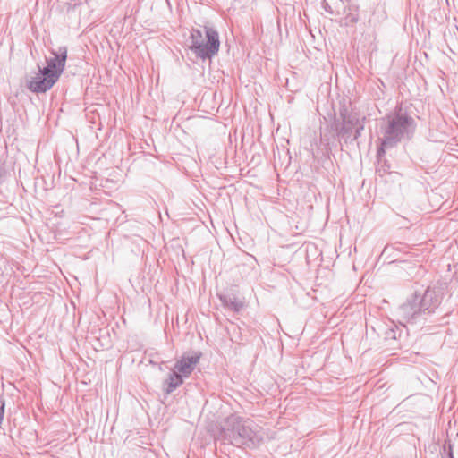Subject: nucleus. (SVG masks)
I'll return each instance as SVG.
<instances>
[{"instance_id": "f257e3e1", "label": "nucleus", "mask_w": 458, "mask_h": 458, "mask_svg": "<svg viewBox=\"0 0 458 458\" xmlns=\"http://www.w3.org/2000/svg\"><path fill=\"white\" fill-rule=\"evenodd\" d=\"M417 123L409 113L398 106L394 111L381 118L378 140L380 146L377 156L381 157L386 149L393 148L403 140H410L416 131Z\"/></svg>"}, {"instance_id": "f03ea898", "label": "nucleus", "mask_w": 458, "mask_h": 458, "mask_svg": "<svg viewBox=\"0 0 458 458\" xmlns=\"http://www.w3.org/2000/svg\"><path fill=\"white\" fill-rule=\"evenodd\" d=\"M218 437L224 443L250 449L258 447L263 441L260 428L253 420L234 414L224 420Z\"/></svg>"}, {"instance_id": "7ed1b4c3", "label": "nucleus", "mask_w": 458, "mask_h": 458, "mask_svg": "<svg viewBox=\"0 0 458 458\" xmlns=\"http://www.w3.org/2000/svg\"><path fill=\"white\" fill-rule=\"evenodd\" d=\"M53 57L47 59V65L38 66V72L27 82V88L34 93H45L58 81L65 67L67 48L61 47L52 51Z\"/></svg>"}, {"instance_id": "20e7f679", "label": "nucleus", "mask_w": 458, "mask_h": 458, "mask_svg": "<svg viewBox=\"0 0 458 458\" xmlns=\"http://www.w3.org/2000/svg\"><path fill=\"white\" fill-rule=\"evenodd\" d=\"M341 121L335 120L333 123L337 136L345 143L356 140L364 130L365 117L360 118L356 113H350L346 107L340 109Z\"/></svg>"}, {"instance_id": "39448f33", "label": "nucleus", "mask_w": 458, "mask_h": 458, "mask_svg": "<svg viewBox=\"0 0 458 458\" xmlns=\"http://www.w3.org/2000/svg\"><path fill=\"white\" fill-rule=\"evenodd\" d=\"M207 42L203 40L202 32L199 30L193 29L191 32V45L190 49L195 53L198 57L202 59L210 58L215 55L220 46L218 32L213 28L205 27Z\"/></svg>"}, {"instance_id": "423d86ee", "label": "nucleus", "mask_w": 458, "mask_h": 458, "mask_svg": "<svg viewBox=\"0 0 458 458\" xmlns=\"http://www.w3.org/2000/svg\"><path fill=\"white\" fill-rule=\"evenodd\" d=\"M414 299L419 304V311L421 313L422 318L426 315H430L435 312L441 303L442 297L435 290L427 289L423 295L415 293Z\"/></svg>"}, {"instance_id": "0eeeda50", "label": "nucleus", "mask_w": 458, "mask_h": 458, "mask_svg": "<svg viewBox=\"0 0 458 458\" xmlns=\"http://www.w3.org/2000/svg\"><path fill=\"white\" fill-rule=\"evenodd\" d=\"M418 305L414 296L407 300V301L403 303L398 309L400 318L403 321L411 324L426 320V318H422L421 313L419 311L420 308Z\"/></svg>"}, {"instance_id": "6e6552de", "label": "nucleus", "mask_w": 458, "mask_h": 458, "mask_svg": "<svg viewBox=\"0 0 458 458\" xmlns=\"http://www.w3.org/2000/svg\"><path fill=\"white\" fill-rule=\"evenodd\" d=\"M201 357L200 352H194L192 355H182L174 364V369L178 371L183 378L191 376Z\"/></svg>"}, {"instance_id": "1a4fd4ad", "label": "nucleus", "mask_w": 458, "mask_h": 458, "mask_svg": "<svg viewBox=\"0 0 458 458\" xmlns=\"http://www.w3.org/2000/svg\"><path fill=\"white\" fill-rule=\"evenodd\" d=\"M182 384L183 377L182 375L178 374V371L173 369L164 380L162 389L166 395H169Z\"/></svg>"}, {"instance_id": "9d476101", "label": "nucleus", "mask_w": 458, "mask_h": 458, "mask_svg": "<svg viewBox=\"0 0 458 458\" xmlns=\"http://www.w3.org/2000/svg\"><path fill=\"white\" fill-rule=\"evenodd\" d=\"M219 299L226 309L234 312H239L244 306L243 302L233 294H223Z\"/></svg>"}, {"instance_id": "9b49d317", "label": "nucleus", "mask_w": 458, "mask_h": 458, "mask_svg": "<svg viewBox=\"0 0 458 458\" xmlns=\"http://www.w3.org/2000/svg\"><path fill=\"white\" fill-rule=\"evenodd\" d=\"M387 335V337H392V338H395V335H394V330H390L386 333Z\"/></svg>"}, {"instance_id": "f8f14e48", "label": "nucleus", "mask_w": 458, "mask_h": 458, "mask_svg": "<svg viewBox=\"0 0 458 458\" xmlns=\"http://www.w3.org/2000/svg\"><path fill=\"white\" fill-rule=\"evenodd\" d=\"M449 449H450V450H449V453H448V456H449V458H454V456H453V452H452V449H451V446H449Z\"/></svg>"}]
</instances>
